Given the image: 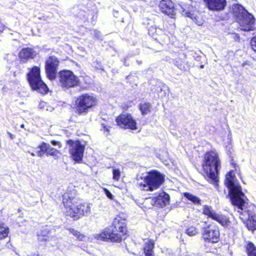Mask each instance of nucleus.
Instances as JSON below:
<instances>
[{
	"label": "nucleus",
	"instance_id": "obj_29",
	"mask_svg": "<svg viewBox=\"0 0 256 256\" xmlns=\"http://www.w3.org/2000/svg\"><path fill=\"white\" fill-rule=\"evenodd\" d=\"M156 39L160 40L162 42H166L168 40L169 38L168 36L166 34H164L162 35L158 36V38H156Z\"/></svg>",
	"mask_w": 256,
	"mask_h": 256
},
{
	"label": "nucleus",
	"instance_id": "obj_26",
	"mask_svg": "<svg viewBox=\"0 0 256 256\" xmlns=\"http://www.w3.org/2000/svg\"><path fill=\"white\" fill-rule=\"evenodd\" d=\"M69 232L75 236L78 240H82L84 236L82 234L79 232L75 230L73 228H70L68 229Z\"/></svg>",
	"mask_w": 256,
	"mask_h": 256
},
{
	"label": "nucleus",
	"instance_id": "obj_20",
	"mask_svg": "<svg viewBox=\"0 0 256 256\" xmlns=\"http://www.w3.org/2000/svg\"><path fill=\"white\" fill-rule=\"evenodd\" d=\"M232 10L237 20L242 16V15L244 14L245 12H248L242 6L238 4H234Z\"/></svg>",
	"mask_w": 256,
	"mask_h": 256
},
{
	"label": "nucleus",
	"instance_id": "obj_19",
	"mask_svg": "<svg viewBox=\"0 0 256 256\" xmlns=\"http://www.w3.org/2000/svg\"><path fill=\"white\" fill-rule=\"evenodd\" d=\"M154 242L152 240H146L144 246V252L146 256H154Z\"/></svg>",
	"mask_w": 256,
	"mask_h": 256
},
{
	"label": "nucleus",
	"instance_id": "obj_17",
	"mask_svg": "<svg viewBox=\"0 0 256 256\" xmlns=\"http://www.w3.org/2000/svg\"><path fill=\"white\" fill-rule=\"evenodd\" d=\"M208 8L213 11L223 10L226 6V0H204Z\"/></svg>",
	"mask_w": 256,
	"mask_h": 256
},
{
	"label": "nucleus",
	"instance_id": "obj_14",
	"mask_svg": "<svg viewBox=\"0 0 256 256\" xmlns=\"http://www.w3.org/2000/svg\"><path fill=\"white\" fill-rule=\"evenodd\" d=\"M116 122L118 126L124 128L136 130V123L132 116L128 114H120L116 118Z\"/></svg>",
	"mask_w": 256,
	"mask_h": 256
},
{
	"label": "nucleus",
	"instance_id": "obj_36",
	"mask_svg": "<svg viewBox=\"0 0 256 256\" xmlns=\"http://www.w3.org/2000/svg\"><path fill=\"white\" fill-rule=\"evenodd\" d=\"M102 128L104 130V131H106V132H108L109 131V127L108 126L104 124H102Z\"/></svg>",
	"mask_w": 256,
	"mask_h": 256
},
{
	"label": "nucleus",
	"instance_id": "obj_27",
	"mask_svg": "<svg viewBox=\"0 0 256 256\" xmlns=\"http://www.w3.org/2000/svg\"><path fill=\"white\" fill-rule=\"evenodd\" d=\"M186 233L190 236H194L198 234V230L194 227H190L186 230Z\"/></svg>",
	"mask_w": 256,
	"mask_h": 256
},
{
	"label": "nucleus",
	"instance_id": "obj_34",
	"mask_svg": "<svg viewBox=\"0 0 256 256\" xmlns=\"http://www.w3.org/2000/svg\"><path fill=\"white\" fill-rule=\"evenodd\" d=\"M174 64L177 66L178 68L182 70L184 66H182V63L178 61V60H175L174 62Z\"/></svg>",
	"mask_w": 256,
	"mask_h": 256
},
{
	"label": "nucleus",
	"instance_id": "obj_49",
	"mask_svg": "<svg viewBox=\"0 0 256 256\" xmlns=\"http://www.w3.org/2000/svg\"><path fill=\"white\" fill-rule=\"evenodd\" d=\"M204 68V65H201V66H200V68Z\"/></svg>",
	"mask_w": 256,
	"mask_h": 256
},
{
	"label": "nucleus",
	"instance_id": "obj_37",
	"mask_svg": "<svg viewBox=\"0 0 256 256\" xmlns=\"http://www.w3.org/2000/svg\"><path fill=\"white\" fill-rule=\"evenodd\" d=\"M94 36L97 38H99L100 37V32L98 31V30H94Z\"/></svg>",
	"mask_w": 256,
	"mask_h": 256
},
{
	"label": "nucleus",
	"instance_id": "obj_45",
	"mask_svg": "<svg viewBox=\"0 0 256 256\" xmlns=\"http://www.w3.org/2000/svg\"><path fill=\"white\" fill-rule=\"evenodd\" d=\"M30 154H31L32 156H36L35 154L34 153H33V152H31Z\"/></svg>",
	"mask_w": 256,
	"mask_h": 256
},
{
	"label": "nucleus",
	"instance_id": "obj_5",
	"mask_svg": "<svg viewBox=\"0 0 256 256\" xmlns=\"http://www.w3.org/2000/svg\"><path fill=\"white\" fill-rule=\"evenodd\" d=\"M164 182V176L156 170H152L143 176L137 178V184L142 190L153 191L161 186Z\"/></svg>",
	"mask_w": 256,
	"mask_h": 256
},
{
	"label": "nucleus",
	"instance_id": "obj_3",
	"mask_svg": "<svg viewBox=\"0 0 256 256\" xmlns=\"http://www.w3.org/2000/svg\"><path fill=\"white\" fill-rule=\"evenodd\" d=\"M62 202L67 214L74 220H77L83 216H88L90 213V204L75 196H70L68 193H65L62 196Z\"/></svg>",
	"mask_w": 256,
	"mask_h": 256
},
{
	"label": "nucleus",
	"instance_id": "obj_52",
	"mask_svg": "<svg viewBox=\"0 0 256 256\" xmlns=\"http://www.w3.org/2000/svg\"><path fill=\"white\" fill-rule=\"evenodd\" d=\"M20 127H21V128H24V124H22V125L20 126Z\"/></svg>",
	"mask_w": 256,
	"mask_h": 256
},
{
	"label": "nucleus",
	"instance_id": "obj_9",
	"mask_svg": "<svg viewBox=\"0 0 256 256\" xmlns=\"http://www.w3.org/2000/svg\"><path fill=\"white\" fill-rule=\"evenodd\" d=\"M203 214L216 221L224 227L228 228L230 225V222L228 216L216 212L210 206L205 205L204 206Z\"/></svg>",
	"mask_w": 256,
	"mask_h": 256
},
{
	"label": "nucleus",
	"instance_id": "obj_7",
	"mask_svg": "<svg viewBox=\"0 0 256 256\" xmlns=\"http://www.w3.org/2000/svg\"><path fill=\"white\" fill-rule=\"evenodd\" d=\"M96 102V98L92 95L86 94L80 96L76 102V113L79 115L86 114Z\"/></svg>",
	"mask_w": 256,
	"mask_h": 256
},
{
	"label": "nucleus",
	"instance_id": "obj_16",
	"mask_svg": "<svg viewBox=\"0 0 256 256\" xmlns=\"http://www.w3.org/2000/svg\"><path fill=\"white\" fill-rule=\"evenodd\" d=\"M160 11L173 18L176 14L174 4L170 0H162L159 4Z\"/></svg>",
	"mask_w": 256,
	"mask_h": 256
},
{
	"label": "nucleus",
	"instance_id": "obj_30",
	"mask_svg": "<svg viewBox=\"0 0 256 256\" xmlns=\"http://www.w3.org/2000/svg\"><path fill=\"white\" fill-rule=\"evenodd\" d=\"M58 154V152L55 148L50 146V149L47 152V154L52 156H57Z\"/></svg>",
	"mask_w": 256,
	"mask_h": 256
},
{
	"label": "nucleus",
	"instance_id": "obj_6",
	"mask_svg": "<svg viewBox=\"0 0 256 256\" xmlns=\"http://www.w3.org/2000/svg\"><path fill=\"white\" fill-rule=\"evenodd\" d=\"M28 80L32 88L42 94L48 92L46 85L42 80L40 76V68L38 66L33 67L28 75Z\"/></svg>",
	"mask_w": 256,
	"mask_h": 256
},
{
	"label": "nucleus",
	"instance_id": "obj_2",
	"mask_svg": "<svg viewBox=\"0 0 256 256\" xmlns=\"http://www.w3.org/2000/svg\"><path fill=\"white\" fill-rule=\"evenodd\" d=\"M202 166V174L205 178L210 182H212L217 187L220 160L216 151L211 150L206 153Z\"/></svg>",
	"mask_w": 256,
	"mask_h": 256
},
{
	"label": "nucleus",
	"instance_id": "obj_35",
	"mask_svg": "<svg viewBox=\"0 0 256 256\" xmlns=\"http://www.w3.org/2000/svg\"><path fill=\"white\" fill-rule=\"evenodd\" d=\"M38 240L39 241L42 242V241H46L47 238H46L44 236H41L40 235H38Z\"/></svg>",
	"mask_w": 256,
	"mask_h": 256
},
{
	"label": "nucleus",
	"instance_id": "obj_42",
	"mask_svg": "<svg viewBox=\"0 0 256 256\" xmlns=\"http://www.w3.org/2000/svg\"><path fill=\"white\" fill-rule=\"evenodd\" d=\"M232 164L233 166V168H234V170L236 171L237 170L236 168L238 167V166L236 165V163H234V162H232Z\"/></svg>",
	"mask_w": 256,
	"mask_h": 256
},
{
	"label": "nucleus",
	"instance_id": "obj_28",
	"mask_svg": "<svg viewBox=\"0 0 256 256\" xmlns=\"http://www.w3.org/2000/svg\"><path fill=\"white\" fill-rule=\"evenodd\" d=\"M50 145L48 144L43 142L38 147V148H39L42 152L47 153L48 150L50 149Z\"/></svg>",
	"mask_w": 256,
	"mask_h": 256
},
{
	"label": "nucleus",
	"instance_id": "obj_40",
	"mask_svg": "<svg viewBox=\"0 0 256 256\" xmlns=\"http://www.w3.org/2000/svg\"><path fill=\"white\" fill-rule=\"evenodd\" d=\"M4 26L2 22H0V32H2L4 30Z\"/></svg>",
	"mask_w": 256,
	"mask_h": 256
},
{
	"label": "nucleus",
	"instance_id": "obj_1",
	"mask_svg": "<svg viewBox=\"0 0 256 256\" xmlns=\"http://www.w3.org/2000/svg\"><path fill=\"white\" fill-rule=\"evenodd\" d=\"M224 184L228 188V196L232 204L236 206L238 212L242 214L246 212L244 206L247 198L242 192L241 186L235 176L233 170L226 175Z\"/></svg>",
	"mask_w": 256,
	"mask_h": 256
},
{
	"label": "nucleus",
	"instance_id": "obj_53",
	"mask_svg": "<svg viewBox=\"0 0 256 256\" xmlns=\"http://www.w3.org/2000/svg\"><path fill=\"white\" fill-rule=\"evenodd\" d=\"M160 92H162V88H160Z\"/></svg>",
	"mask_w": 256,
	"mask_h": 256
},
{
	"label": "nucleus",
	"instance_id": "obj_48",
	"mask_svg": "<svg viewBox=\"0 0 256 256\" xmlns=\"http://www.w3.org/2000/svg\"><path fill=\"white\" fill-rule=\"evenodd\" d=\"M10 138H11L12 139H13V138H14L13 136H12V134H10Z\"/></svg>",
	"mask_w": 256,
	"mask_h": 256
},
{
	"label": "nucleus",
	"instance_id": "obj_23",
	"mask_svg": "<svg viewBox=\"0 0 256 256\" xmlns=\"http://www.w3.org/2000/svg\"><path fill=\"white\" fill-rule=\"evenodd\" d=\"M9 233V228L3 223L0 222V240L6 238Z\"/></svg>",
	"mask_w": 256,
	"mask_h": 256
},
{
	"label": "nucleus",
	"instance_id": "obj_18",
	"mask_svg": "<svg viewBox=\"0 0 256 256\" xmlns=\"http://www.w3.org/2000/svg\"><path fill=\"white\" fill-rule=\"evenodd\" d=\"M36 52L30 48H24L19 52V57L20 60L26 62L30 58H33L36 55Z\"/></svg>",
	"mask_w": 256,
	"mask_h": 256
},
{
	"label": "nucleus",
	"instance_id": "obj_41",
	"mask_svg": "<svg viewBox=\"0 0 256 256\" xmlns=\"http://www.w3.org/2000/svg\"><path fill=\"white\" fill-rule=\"evenodd\" d=\"M186 16H188V17H190V18H192V14H191L190 12H186Z\"/></svg>",
	"mask_w": 256,
	"mask_h": 256
},
{
	"label": "nucleus",
	"instance_id": "obj_47",
	"mask_svg": "<svg viewBox=\"0 0 256 256\" xmlns=\"http://www.w3.org/2000/svg\"><path fill=\"white\" fill-rule=\"evenodd\" d=\"M131 78V76H127L126 78L128 80Z\"/></svg>",
	"mask_w": 256,
	"mask_h": 256
},
{
	"label": "nucleus",
	"instance_id": "obj_22",
	"mask_svg": "<svg viewBox=\"0 0 256 256\" xmlns=\"http://www.w3.org/2000/svg\"><path fill=\"white\" fill-rule=\"evenodd\" d=\"M184 196L185 198L192 202L194 204H201L200 199L190 193L184 192Z\"/></svg>",
	"mask_w": 256,
	"mask_h": 256
},
{
	"label": "nucleus",
	"instance_id": "obj_33",
	"mask_svg": "<svg viewBox=\"0 0 256 256\" xmlns=\"http://www.w3.org/2000/svg\"><path fill=\"white\" fill-rule=\"evenodd\" d=\"M104 194L110 200H112L114 198V196L112 194V193L106 188H104Z\"/></svg>",
	"mask_w": 256,
	"mask_h": 256
},
{
	"label": "nucleus",
	"instance_id": "obj_50",
	"mask_svg": "<svg viewBox=\"0 0 256 256\" xmlns=\"http://www.w3.org/2000/svg\"><path fill=\"white\" fill-rule=\"evenodd\" d=\"M202 24V22H198V25H199V26L201 25Z\"/></svg>",
	"mask_w": 256,
	"mask_h": 256
},
{
	"label": "nucleus",
	"instance_id": "obj_43",
	"mask_svg": "<svg viewBox=\"0 0 256 256\" xmlns=\"http://www.w3.org/2000/svg\"><path fill=\"white\" fill-rule=\"evenodd\" d=\"M51 143L52 144L54 145V146H56V145H58L59 144V142H58L56 141H55V140H52L51 142Z\"/></svg>",
	"mask_w": 256,
	"mask_h": 256
},
{
	"label": "nucleus",
	"instance_id": "obj_12",
	"mask_svg": "<svg viewBox=\"0 0 256 256\" xmlns=\"http://www.w3.org/2000/svg\"><path fill=\"white\" fill-rule=\"evenodd\" d=\"M242 30L249 32L254 30L256 28V22L254 16L248 13L245 12L237 20Z\"/></svg>",
	"mask_w": 256,
	"mask_h": 256
},
{
	"label": "nucleus",
	"instance_id": "obj_51",
	"mask_svg": "<svg viewBox=\"0 0 256 256\" xmlns=\"http://www.w3.org/2000/svg\"><path fill=\"white\" fill-rule=\"evenodd\" d=\"M231 137V134L230 133L229 134H228V138H230Z\"/></svg>",
	"mask_w": 256,
	"mask_h": 256
},
{
	"label": "nucleus",
	"instance_id": "obj_44",
	"mask_svg": "<svg viewBox=\"0 0 256 256\" xmlns=\"http://www.w3.org/2000/svg\"><path fill=\"white\" fill-rule=\"evenodd\" d=\"M28 256H40L39 254H31L29 255H28Z\"/></svg>",
	"mask_w": 256,
	"mask_h": 256
},
{
	"label": "nucleus",
	"instance_id": "obj_13",
	"mask_svg": "<svg viewBox=\"0 0 256 256\" xmlns=\"http://www.w3.org/2000/svg\"><path fill=\"white\" fill-rule=\"evenodd\" d=\"M58 58L54 56H50L46 61L45 69L47 77L50 80L55 79L59 65Z\"/></svg>",
	"mask_w": 256,
	"mask_h": 256
},
{
	"label": "nucleus",
	"instance_id": "obj_39",
	"mask_svg": "<svg viewBox=\"0 0 256 256\" xmlns=\"http://www.w3.org/2000/svg\"><path fill=\"white\" fill-rule=\"evenodd\" d=\"M43 153H44V152H42L40 150H38V153H37V155L39 157H41L42 156V154H43Z\"/></svg>",
	"mask_w": 256,
	"mask_h": 256
},
{
	"label": "nucleus",
	"instance_id": "obj_25",
	"mask_svg": "<svg viewBox=\"0 0 256 256\" xmlns=\"http://www.w3.org/2000/svg\"><path fill=\"white\" fill-rule=\"evenodd\" d=\"M112 179L114 181L118 182L121 176V172L120 170L116 168H112Z\"/></svg>",
	"mask_w": 256,
	"mask_h": 256
},
{
	"label": "nucleus",
	"instance_id": "obj_10",
	"mask_svg": "<svg viewBox=\"0 0 256 256\" xmlns=\"http://www.w3.org/2000/svg\"><path fill=\"white\" fill-rule=\"evenodd\" d=\"M169 195L162 192L156 196L146 198L144 204L147 208H150L154 206L162 208L166 206L169 203Z\"/></svg>",
	"mask_w": 256,
	"mask_h": 256
},
{
	"label": "nucleus",
	"instance_id": "obj_24",
	"mask_svg": "<svg viewBox=\"0 0 256 256\" xmlns=\"http://www.w3.org/2000/svg\"><path fill=\"white\" fill-rule=\"evenodd\" d=\"M151 105L150 103L140 104V110L142 115H145L150 112Z\"/></svg>",
	"mask_w": 256,
	"mask_h": 256
},
{
	"label": "nucleus",
	"instance_id": "obj_11",
	"mask_svg": "<svg viewBox=\"0 0 256 256\" xmlns=\"http://www.w3.org/2000/svg\"><path fill=\"white\" fill-rule=\"evenodd\" d=\"M67 144L70 146V152L72 158V159L76 162H79L82 161L84 146L81 144L80 141L74 142L72 140L67 141Z\"/></svg>",
	"mask_w": 256,
	"mask_h": 256
},
{
	"label": "nucleus",
	"instance_id": "obj_15",
	"mask_svg": "<svg viewBox=\"0 0 256 256\" xmlns=\"http://www.w3.org/2000/svg\"><path fill=\"white\" fill-rule=\"evenodd\" d=\"M202 235L205 242L216 243L219 240V230L214 226H210L204 228Z\"/></svg>",
	"mask_w": 256,
	"mask_h": 256
},
{
	"label": "nucleus",
	"instance_id": "obj_54",
	"mask_svg": "<svg viewBox=\"0 0 256 256\" xmlns=\"http://www.w3.org/2000/svg\"><path fill=\"white\" fill-rule=\"evenodd\" d=\"M159 31H160V30H156V32H158Z\"/></svg>",
	"mask_w": 256,
	"mask_h": 256
},
{
	"label": "nucleus",
	"instance_id": "obj_46",
	"mask_svg": "<svg viewBox=\"0 0 256 256\" xmlns=\"http://www.w3.org/2000/svg\"><path fill=\"white\" fill-rule=\"evenodd\" d=\"M164 94H165V92H164V94H162V95H160V96H160V97L161 98H162V96H164Z\"/></svg>",
	"mask_w": 256,
	"mask_h": 256
},
{
	"label": "nucleus",
	"instance_id": "obj_8",
	"mask_svg": "<svg viewBox=\"0 0 256 256\" xmlns=\"http://www.w3.org/2000/svg\"><path fill=\"white\" fill-rule=\"evenodd\" d=\"M59 82L61 86L69 88L78 85L79 80L74 73L68 70H64L58 73Z\"/></svg>",
	"mask_w": 256,
	"mask_h": 256
},
{
	"label": "nucleus",
	"instance_id": "obj_38",
	"mask_svg": "<svg viewBox=\"0 0 256 256\" xmlns=\"http://www.w3.org/2000/svg\"><path fill=\"white\" fill-rule=\"evenodd\" d=\"M45 104H46V102H40L39 104V108H44Z\"/></svg>",
	"mask_w": 256,
	"mask_h": 256
},
{
	"label": "nucleus",
	"instance_id": "obj_4",
	"mask_svg": "<svg viewBox=\"0 0 256 256\" xmlns=\"http://www.w3.org/2000/svg\"><path fill=\"white\" fill-rule=\"evenodd\" d=\"M126 224L124 220L120 218L114 219L110 226L105 228L99 234L94 235V238L98 240H110L113 242H120L126 233Z\"/></svg>",
	"mask_w": 256,
	"mask_h": 256
},
{
	"label": "nucleus",
	"instance_id": "obj_21",
	"mask_svg": "<svg viewBox=\"0 0 256 256\" xmlns=\"http://www.w3.org/2000/svg\"><path fill=\"white\" fill-rule=\"evenodd\" d=\"M246 250L248 256H256V247L252 242H248L246 246Z\"/></svg>",
	"mask_w": 256,
	"mask_h": 256
},
{
	"label": "nucleus",
	"instance_id": "obj_32",
	"mask_svg": "<svg viewBox=\"0 0 256 256\" xmlns=\"http://www.w3.org/2000/svg\"><path fill=\"white\" fill-rule=\"evenodd\" d=\"M226 150L227 152V153L228 155L230 156L231 154H232L233 152V149L232 148V145L230 143L229 144L226 146Z\"/></svg>",
	"mask_w": 256,
	"mask_h": 256
},
{
	"label": "nucleus",
	"instance_id": "obj_31",
	"mask_svg": "<svg viewBox=\"0 0 256 256\" xmlns=\"http://www.w3.org/2000/svg\"><path fill=\"white\" fill-rule=\"evenodd\" d=\"M252 49L256 52V37H254L250 42Z\"/></svg>",
	"mask_w": 256,
	"mask_h": 256
}]
</instances>
